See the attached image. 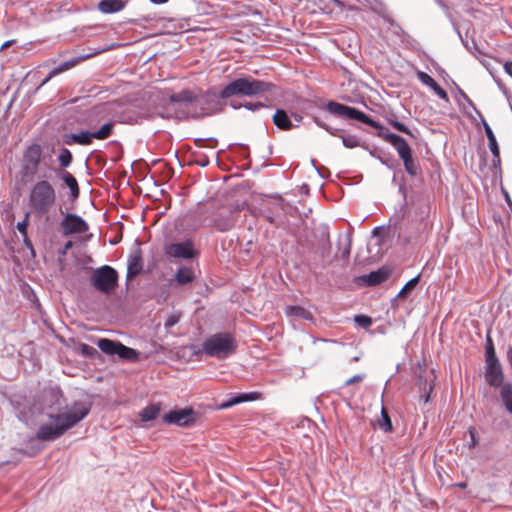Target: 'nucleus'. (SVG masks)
Masks as SVG:
<instances>
[{
  "label": "nucleus",
  "mask_w": 512,
  "mask_h": 512,
  "mask_svg": "<svg viewBox=\"0 0 512 512\" xmlns=\"http://www.w3.org/2000/svg\"><path fill=\"white\" fill-rule=\"evenodd\" d=\"M276 85L269 81L255 78L249 74H241L231 79L219 92L209 89L197 96L196 106L199 110L187 111L194 119L210 116L218 111L219 100H226L233 96L257 97L263 94H272Z\"/></svg>",
  "instance_id": "obj_1"
},
{
  "label": "nucleus",
  "mask_w": 512,
  "mask_h": 512,
  "mask_svg": "<svg viewBox=\"0 0 512 512\" xmlns=\"http://www.w3.org/2000/svg\"><path fill=\"white\" fill-rule=\"evenodd\" d=\"M319 108L325 110L333 117L355 120L375 128L377 130L376 135L390 143L396 149L400 159L403 161L406 172L411 176H416L419 173V165L413 158L410 145L406 139L399 134L389 131V129L362 110L335 100H328L324 102L323 105L319 106Z\"/></svg>",
  "instance_id": "obj_2"
},
{
  "label": "nucleus",
  "mask_w": 512,
  "mask_h": 512,
  "mask_svg": "<svg viewBox=\"0 0 512 512\" xmlns=\"http://www.w3.org/2000/svg\"><path fill=\"white\" fill-rule=\"evenodd\" d=\"M50 408L57 411L48 413L50 423L39 426L36 432V438L39 441L51 442L63 436L68 430L77 426L85 419L91 411V403L84 401H75L70 408L64 412L61 410L67 407L64 395L59 387L50 389Z\"/></svg>",
  "instance_id": "obj_3"
},
{
  "label": "nucleus",
  "mask_w": 512,
  "mask_h": 512,
  "mask_svg": "<svg viewBox=\"0 0 512 512\" xmlns=\"http://www.w3.org/2000/svg\"><path fill=\"white\" fill-rule=\"evenodd\" d=\"M188 348L194 357L199 358L202 354H205L209 357L223 360L236 353L238 343L230 332H217L205 338L202 348H198L193 344Z\"/></svg>",
  "instance_id": "obj_4"
},
{
  "label": "nucleus",
  "mask_w": 512,
  "mask_h": 512,
  "mask_svg": "<svg viewBox=\"0 0 512 512\" xmlns=\"http://www.w3.org/2000/svg\"><path fill=\"white\" fill-rule=\"evenodd\" d=\"M57 199L53 184L47 179L36 181L28 195V205L32 213L43 216L55 205Z\"/></svg>",
  "instance_id": "obj_5"
},
{
  "label": "nucleus",
  "mask_w": 512,
  "mask_h": 512,
  "mask_svg": "<svg viewBox=\"0 0 512 512\" xmlns=\"http://www.w3.org/2000/svg\"><path fill=\"white\" fill-rule=\"evenodd\" d=\"M116 122L108 120L95 130H81L77 133H65L62 135V142L65 145H82L89 146L93 143V139L105 140L113 135Z\"/></svg>",
  "instance_id": "obj_6"
},
{
  "label": "nucleus",
  "mask_w": 512,
  "mask_h": 512,
  "mask_svg": "<svg viewBox=\"0 0 512 512\" xmlns=\"http://www.w3.org/2000/svg\"><path fill=\"white\" fill-rule=\"evenodd\" d=\"M89 281L96 291L109 295L118 287L119 273L110 265H102L92 270Z\"/></svg>",
  "instance_id": "obj_7"
},
{
  "label": "nucleus",
  "mask_w": 512,
  "mask_h": 512,
  "mask_svg": "<svg viewBox=\"0 0 512 512\" xmlns=\"http://www.w3.org/2000/svg\"><path fill=\"white\" fill-rule=\"evenodd\" d=\"M42 154V147L37 143L30 144L25 148L20 168L22 177L33 178L37 174L42 161Z\"/></svg>",
  "instance_id": "obj_8"
},
{
  "label": "nucleus",
  "mask_w": 512,
  "mask_h": 512,
  "mask_svg": "<svg viewBox=\"0 0 512 512\" xmlns=\"http://www.w3.org/2000/svg\"><path fill=\"white\" fill-rule=\"evenodd\" d=\"M197 418V413L191 407H175L162 416L164 423L184 428L192 427L196 423Z\"/></svg>",
  "instance_id": "obj_9"
},
{
  "label": "nucleus",
  "mask_w": 512,
  "mask_h": 512,
  "mask_svg": "<svg viewBox=\"0 0 512 512\" xmlns=\"http://www.w3.org/2000/svg\"><path fill=\"white\" fill-rule=\"evenodd\" d=\"M164 253L168 258L192 260L198 256L194 243L190 239L180 242H172L164 247Z\"/></svg>",
  "instance_id": "obj_10"
},
{
  "label": "nucleus",
  "mask_w": 512,
  "mask_h": 512,
  "mask_svg": "<svg viewBox=\"0 0 512 512\" xmlns=\"http://www.w3.org/2000/svg\"><path fill=\"white\" fill-rule=\"evenodd\" d=\"M313 121L318 127L323 128L330 135L341 138L344 147L349 149L361 147L365 150H369V144L365 141H362L358 136L353 134H341V129L331 127L322 121L319 117H313Z\"/></svg>",
  "instance_id": "obj_11"
},
{
  "label": "nucleus",
  "mask_w": 512,
  "mask_h": 512,
  "mask_svg": "<svg viewBox=\"0 0 512 512\" xmlns=\"http://www.w3.org/2000/svg\"><path fill=\"white\" fill-rule=\"evenodd\" d=\"M59 227L64 236L82 234L87 232L89 229L87 221L82 216L71 212L64 214L59 223Z\"/></svg>",
  "instance_id": "obj_12"
},
{
  "label": "nucleus",
  "mask_w": 512,
  "mask_h": 512,
  "mask_svg": "<svg viewBox=\"0 0 512 512\" xmlns=\"http://www.w3.org/2000/svg\"><path fill=\"white\" fill-rule=\"evenodd\" d=\"M484 378L486 383L495 389H502V387L506 384L504 381L505 375L503 367L499 358L485 359Z\"/></svg>",
  "instance_id": "obj_13"
},
{
  "label": "nucleus",
  "mask_w": 512,
  "mask_h": 512,
  "mask_svg": "<svg viewBox=\"0 0 512 512\" xmlns=\"http://www.w3.org/2000/svg\"><path fill=\"white\" fill-rule=\"evenodd\" d=\"M262 398V394L258 391L241 392L229 394L227 399L221 401L217 407L220 410L229 409L237 404L253 402Z\"/></svg>",
  "instance_id": "obj_14"
},
{
  "label": "nucleus",
  "mask_w": 512,
  "mask_h": 512,
  "mask_svg": "<svg viewBox=\"0 0 512 512\" xmlns=\"http://www.w3.org/2000/svg\"><path fill=\"white\" fill-rule=\"evenodd\" d=\"M391 275V269L382 266L377 270L371 271L368 274H364L360 277V281L368 287L377 286L385 282Z\"/></svg>",
  "instance_id": "obj_15"
},
{
  "label": "nucleus",
  "mask_w": 512,
  "mask_h": 512,
  "mask_svg": "<svg viewBox=\"0 0 512 512\" xmlns=\"http://www.w3.org/2000/svg\"><path fill=\"white\" fill-rule=\"evenodd\" d=\"M143 270V258L142 251L139 248L133 250L128 257L127 264V274H126V283L137 275H139Z\"/></svg>",
  "instance_id": "obj_16"
},
{
  "label": "nucleus",
  "mask_w": 512,
  "mask_h": 512,
  "mask_svg": "<svg viewBox=\"0 0 512 512\" xmlns=\"http://www.w3.org/2000/svg\"><path fill=\"white\" fill-rule=\"evenodd\" d=\"M57 177L68 187L69 199L76 201L80 196V187L75 176L66 170H60Z\"/></svg>",
  "instance_id": "obj_17"
},
{
  "label": "nucleus",
  "mask_w": 512,
  "mask_h": 512,
  "mask_svg": "<svg viewBox=\"0 0 512 512\" xmlns=\"http://www.w3.org/2000/svg\"><path fill=\"white\" fill-rule=\"evenodd\" d=\"M416 386L420 392L419 402L424 405L427 404L430 401L431 394L434 390V382L420 373L417 377Z\"/></svg>",
  "instance_id": "obj_18"
},
{
  "label": "nucleus",
  "mask_w": 512,
  "mask_h": 512,
  "mask_svg": "<svg viewBox=\"0 0 512 512\" xmlns=\"http://www.w3.org/2000/svg\"><path fill=\"white\" fill-rule=\"evenodd\" d=\"M330 252H331V242L329 240V236L322 239L319 244L316 253L319 254V259L316 260L313 265L315 268H325L330 264Z\"/></svg>",
  "instance_id": "obj_19"
},
{
  "label": "nucleus",
  "mask_w": 512,
  "mask_h": 512,
  "mask_svg": "<svg viewBox=\"0 0 512 512\" xmlns=\"http://www.w3.org/2000/svg\"><path fill=\"white\" fill-rule=\"evenodd\" d=\"M417 78L422 84L432 89L440 99L445 101L449 100L447 92L428 73L424 71H418Z\"/></svg>",
  "instance_id": "obj_20"
},
{
  "label": "nucleus",
  "mask_w": 512,
  "mask_h": 512,
  "mask_svg": "<svg viewBox=\"0 0 512 512\" xmlns=\"http://www.w3.org/2000/svg\"><path fill=\"white\" fill-rule=\"evenodd\" d=\"M272 121L278 129L283 131H288L294 128V123L291 120L290 115L282 108L276 109L275 113L272 115Z\"/></svg>",
  "instance_id": "obj_21"
},
{
  "label": "nucleus",
  "mask_w": 512,
  "mask_h": 512,
  "mask_svg": "<svg viewBox=\"0 0 512 512\" xmlns=\"http://www.w3.org/2000/svg\"><path fill=\"white\" fill-rule=\"evenodd\" d=\"M127 2V0H100L97 8L103 14H114L122 11Z\"/></svg>",
  "instance_id": "obj_22"
},
{
  "label": "nucleus",
  "mask_w": 512,
  "mask_h": 512,
  "mask_svg": "<svg viewBox=\"0 0 512 512\" xmlns=\"http://www.w3.org/2000/svg\"><path fill=\"white\" fill-rule=\"evenodd\" d=\"M197 95L189 89H185L180 91L179 93H173L169 97V103L174 104H183L188 106L190 104H196Z\"/></svg>",
  "instance_id": "obj_23"
},
{
  "label": "nucleus",
  "mask_w": 512,
  "mask_h": 512,
  "mask_svg": "<svg viewBox=\"0 0 512 512\" xmlns=\"http://www.w3.org/2000/svg\"><path fill=\"white\" fill-rule=\"evenodd\" d=\"M120 341L112 340L109 338H99L96 342L97 347L106 355L114 356L117 355Z\"/></svg>",
  "instance_id": "obj_24"
},
{
  "label": "nucleus",
  "mask_w": 512,
  "mask_h": 512,
  "mask_svg": "<svg viewBox=\"0 0 512 512\" xmlns=\"http://www.w3.org/2000/svg\"><path fill=\"white\" fill-rule=\"evenodd\" d=\"M478 116L480 117L481 124L483 125L485 134L487 136L489 149H490L492 155H495V152L497 153L498 148H499L496 136H495L492 128L490 127V125L487 123V121L481 114V112H478Z\"/></svg>",
  "instance_id": "obj_25"
},
{
  "label": "nucleus",
  "mask_w": 512,
  "mask_h": 512,
  "mask_svg": "<svg viewBox=\"0 0 512 512\" xmlns=\"http://www.w3.org/2000/svg\"><path fill=\"white\" fill-rule=\"evenodd\" d=\"M212 226L219 232H227L235 226V221L230 215H218L212 220Z\"/></svg>",
  "instance_id": "obj_26"
},
{
  "label": "nucleus",
  "mask_w": 512,
  "mask_h": 512,
  "mask_svg": "<svg viewBox=\"0 0 512 512\" xmlns=\"http://www.w3.org/2000/svg\"><path fill=\"white\" fill-rule=\"evenodd\" d=\"M500 400L506 411L512 415V382L508 381L499 390Z\"/></svg>",
  "instance_id": "obj_27"
},
{
  "label": "nucleus",
  "mask_w": 512,
  "mask_h": 512,
  "mask_svg": "<svg viewBox=\"0 0 512 512\" xmlns=\"http://www.w3.org/2000/svg\"><path fill=\"white\" fill-rule=\"evenodd\" d=\"M93 54H88L85 56H79V57H72L59 65L55 66L51 71L52 73L57 76L65 71H68L69 69L75 67L79 62H81L84 59H87L88 57L92 56Z\"/></svg>",
  "instance_id": "obj_28"
},
{
  "label": "nucleus",
  "mask_w": 512,
  "mask_h": 512,
  "mask_svg": "<svg viewBox=\"0 0 512 512\" xmlns=\"http://www.w3.org/2000/svg\"><path fill=\"white\" fill-rule=\"evenodd\" d=\"M195 279V274L190 267L182 266L175 273V281L178 285H186L192 283Z\"/></svg>",
  "instance_id": "obj_29"
},
{
  "label": "nucleus",
  "mask_w": 512,
  "mask_h": 512,
  "mask_svg": "<svg viewBox=\"0 0 512 512\" xmlns=\"http://www.w3.org/2000/svg\"><path fill=\"white\" fill-rule=\"evenodd\" d=\"M117 356L120 359L129 361V362H137L140 359V352L134 348L128 347L123 343H120L118 348Z\"/></svg>",
  "instance_id": "obj_30"
},
{
  "label": "nucleus",
  "mask_w": 512,
  "mask_h": 512,
  "mask_svg": "<svg viewBox=\"0 0 512 512\" xmlns=\"http://www.w3.org/2000/svg\"><path fill=\"white\" fill-rule=\"evenodd\" d=\"M161 412V407L159 403L150 404L143 408L139 413V417L142 422H150L155 420Z\"/></svg>",
  "instance_id": "obj_31"
},
{
  "label": "nucleus",
  "mask_w": 512,
  "mask_h": 512,
  "mask_svg": "<svg viewBox=\"0 0 512 512\" xmlns=\"http://www.w3.org/2000/svg\"><path fill=\"white\" fill-rule=\"evenodd\" d=\"M230 106L232 109L234 110H238L240 108H245L249 111H252V112H256V111H260V110H263V109H271V105L270 104H266L264 102H260V101H257V102H244V103H237V102H231L230 103Z\"/></svg>",
  "instance_id": "obj_32"
},
{
  "label": "nucleus",
  "mask_w": 512,
  "mask_h": 512,
  "mask_svg": "<svg viewBox=\"0 0 512 512\" xmlns=\"http://www.w3.org/2000/svg\"><path fill=\"white\" fill-rule=\"evenodd\" d=\"M285 311L286 315L290 317H297L309 321L313 319V315L310 311L298 305H289L286 307Z\"/></svg>",
  "instance_id": "obj_33"
},
{
  "label": "nucleus",
  "mask_w": 512,
  "mask_h": 512,
  "mask_svg": "<svg viewBox=\"0 0 512 512\" xmlns=\"http://www.w3.org/2000/svg\"><path fill=\"white\" fill-rule=\"evenodd\" d=\"M367 151L369 152L370 156L378 159L382 165L386 166L389 169H395V167L399 165V163L393 156L384 157L381 155L380 152L377 151L375 147H369V150Z\"/></svg>",
  "instance_id": "obj_34"
},
{
  "label": "nucleus",
  "mask_w": 512,
  "mask_h": 512,
  "mask_svg": "<svg viewBox=\"0 0 512 512\" xmlns=\"http://www.w3.org/2000/svg\"><path fill=\"white\" fill-rule=\"evenodd\" d=\"M421 278V274L416 275L415 277L411 278L409 281L406 282V284L402 287V289L398 292L395 299H406L409 294L416 288V286L419 284Z\"/></svg>",
  "instance_id": "obj_35"
},
{
  "label": "nucleus",
  "mask_w": 512,
  "mask_h": 512,
  "mask_svg": "<svg viewBox=\"0 0 512 512\" xmlns=\"http://www.w3.org/2000/svg\"><path fill=\"white\" fill-rule=\"evenodd\" d=\"M57 159L61 170H65L71 165L73 161V155L68 148L61 147Z\"/></svg>",
  "instance_id": "obj_36"
},
{
  "label": "nucleus",
  "mask_w": 512,
  "mask_h": 512,
  "mask_svg": "<svg viewBox=\"0 0 512 512\" xmlns=\"http://www.w3.org/2000/svg\"><path fill=\"white\" fill-rule=\"evenodd\" d=\"M430 214V205L427 200H420L416 203L415 216L416 219L424 221Z\"/></svg>",
  "instance_id": "obj_37"
},
{
  "label": "nucleus",
  "mask_w": 512,
  "mask_h": 512,
  "mask_svg": "<svg viewBox=\"0 0 512 512\" xmlns=\"http://www.w3.org/2000/svg\"><path fill=\"white\" fill-rule=\"evenodd\" d=\"M378 424L379 428L386 433L393 431L391 418L384 407L381 409V419L379 420Z\"/></svg>",
  "instance_id": "obj_38"
},
{
  "label": "nucleus",
  "mask_w": 512,
  "mask_h": 512,
  "mask_svg": "<svg viewBox=\"0 0 512 512\" xmlns=\"http://www.w3.org/2000/svg\"><path fill=\"white\" fill-rule=\"evenodd\" d=\"M390 126H392L395 130H397L400 133L406 134L412 138H415V135L413 134L412 130L403 122L394 119V118H388L387 119Z\"/></svg>",
  "instance_id": "obj_39"
},
{
  "label": "nucleus",
  "mask_w": 512,
  "mask_h": 512,
  "mask_svg": "<svg viewBox=\"0 0 512 512\" xmlns=\"http://www.w3.org/2000/svg\"><path fill=\"white\" fill-rule=\"evenodd\" d=\"M484 349H485V359H496V358H498V356L496 354L494 342H493V339H492V337L490 335V332H488L486 334Z\"/></svg>",
  "instance_id": "obj_40"
},
{
  "label": "nucleus",
  "mask_w": 512,
  "mask_h": 512,
  "mask_svg": "<svg viewBox=\"0 0 512 512\" xmlns=\"http://www.w3.org/2000/svg\"><path fill=\"white\" fill-rule=\"evenodd\" d=\"M351 244H352V237L350 233H346L345 235V244L343 247H339L341 250V259L344 261H347L350 256L351 252Z\"/></svg>",
  "instance_id": "obj_41"
},
{
  "label": "nucleus",
  "mask_w": 512,
  "mask_h": 512,
  "mask_svg": "<svg viewBox=\"0 0 512 512\" xmlns=\"http://www.w3.org/2000/svg\"><path fill=\"white\" fill-rule=\"evenodd\" d=\"M194 143L197 147L202 148L205 146H209L210 148L216 147L218 141L214 137L209 138H195Z\"/></svg>",
  "instance_id": "obj_42"
},
{
  "label": "nucleus",
  "mask_w": 512,
  "mask_h": 512,
  "mask_svg": "<svg viewBox=\"0 0 512 512\" xmlns=\"http://www.w3.org/2000/svg\"><path fill=\"white\" fill-rule=\"evenodd\" d=\"M354 322L362 327V328H368L372 325L373 321L372 318L365 314H358L354 316Z\"/></svg>",
  "instance_id": "obj_43"
},
{
  "label": "nucleus",
  "mask_w": 512,
  "mask_h": 512,
  "mask_svg": "<svg viewBox=\"0 0 512 512\" xmlns=\"http://www.w3.org/2000/svg\"><path fill=\"white\" fill-rule=\"evenodd\" d=\"M456 90H457V94L459 97H461L467 104L470 108H472L476 114L478 115V112H480L477 107L475 106L474 102L469 98V96L455 83L453 82Z\"/></svg>",
  "instance_id": "obj_44"
},
{
  "label": "nucleus",
  "mask_w": 512,
  "mask_h": 512,
  "mask_svg": "<svg viewBox=\"0 0 512 512\" xmlns=\"http://www.w3.org/2000/svg\"><path fill=\"white\" fill-rule=\"evenodd\" d=\"M467 432H468V434L470 436V442L468 444V447L470 449H474L479 444V439H478L477 431H476V429L473 426H471V427L468 428Z\"/></svg>",
  "instance_id": "obj_45"
},
{
  "label": "nucleus",
  "mask_w": 512,
  "mask_h": 512,
  "mask_svg": "<svg viewBox=\"0 0 512 512\" xmlns=\"http://www.w3.org/2000/svg\"><path fill=\"white\" fill-rule=\"evenodd\" d=\"M80 350H81V354L83 356H87V357H91V358L98 354V351L94 347H92L88 344H82Z\"/></svg>",
  "instance_id": "obj_46"
},
{
  "label": "nucleus",
  "mask_w": 512,
  "mask_h": 512,
  "mask_svg": "<svg viewBox=\"0 0 512 512\" xmlns=\"http://www.w3.org/2000/svg\"><path fill=\"white\" fill-rule=\"evenodd\" d=\"M179 320H180V314L179 313H172V314H170L167 317V319H166V321L164 323L165 328L169 329V328L173 327L174 325H176L179 322Z\"/></svg>",
  "instance_id": "obj_47"
},
{
  "label": "nucleus",
  "mask_w": 512,
  "mask_h": 512,
  "mask_svg": "<svg viewBox=\"0 0 512 512\" xmlns=\"http://www.w3.org/2000/svg\"><path fill=\"white\" fill-rule=\"evenodd\" d=\"M28 217L29 214H26L25 218L22 221H19L16 225L17 230L22 236L27 235Z\"/></svg>",
  "instance_id": "obj_48"
},
{
  "label": "nucleus",
  "mask_w": 512,
  "mask_h": 512,
  "mask_svg": "<svg viewBox=\"0 0 512 512\" xmlns=\"http://www.w3.org/2000/svg\"><path fill=\"white\" fill-rule=\"evenodd\" d=\"M366 377V374H356L350 378H348L345 382H344V386H350L354 383H358V382H361L365 379Z\"/></svg>",
  "instance_id": "obj_49"
},
{
  "label": "nucleus",
  "mask_w": 512,
  "mask_h": 512,
  "mask_svg": "<svg viewBox=\"0 0 512 512\" xmlns=\"http://www.w3.org/2000/svg\"><path fill=\"white\" fill-rule=\"evenodd\" d=\"M471 49H467L472 55H474L476 58H479L480 55H483V52L480 50L474 39L471 40L470 44Z\"/></svg>",
  "instance_id": "obj_50"
},
{
  "label": "nucleus",
  "mask_w": 512,
  "mask_h": 512,
  "mask_svg": "<svg viewBox=\"0 0 512 512\" xmlns=\"http://www.w3.org/2000/svg\"><path fill=\"white\" fill-rule=\"evenodd\" d=\"M24 246L30 251L32 257L36 256V252L33 246L32 241L29 239L28 235L23 236Z\"/></svg>",
  "instance_id": "obj_51"
},
{
  "label": "nucleus",
  "mask_w": 512,
  "mask_h": 512,
  "mask_svg": "<svg viewBox=\"0 0 512 512\" xmlns=\"http://www.w3.org/2000/svg\"><path fill=\"white\" fill-rule=\"evenodd\" d=\"M452 25H453V28H454L455 32L457 33V35H458L459 39L461 40V43L464 45V47H465L466 49H471V48H470V43L468 42V40H467L466 38H464V37L462 36V34H461V32H460V30H459V28H458L457 24H456L455 22H452Z\"/></svg>",
  "instance_id": "obj_52"
},
{
  "label": "nucleus",
  "mask_w": 512,
  "mask_h": 512,
  "mask_svg": "<svg viewBox=\"0 0 512 512\" xmlns=\"http://www.w3.org/2000/svg\"><path fill=\"white\" fill-rule=\"evenodd\" d=\"M105 110V105H96L90 110L91 117H99Z\"/></svg>",
  "instance_id": "obj_53"
},
{
  "label": "nucleus",
  "mask_w": 512,
  "mask_h": 512,
  "mask_svg": "<svg viewBox=\"0 0 512 512\" xmlns=\"http://www.w3.org/2000/svg\"><path fill=\"white\" fill-rule=\"evenodd\" d=\"M72 247H73V242L71 240H68L64 244V246L58 250V255L65 256L67 254L68 250H70Z\"/></svg>",
  "instance_id": "obj_54"
},
{
  "label": "nucleus",
  "mask_w": 512,
  "mask_h": 512,
  "mask_svg": "<svg viewBox=\"0 0 512 512\" xmlns=\"http://www.w3.org/2000/svg\"><path fill=\"white\" fill-rule=\"evenodd\" d=\"M492 167L493 168H500L501 160H500V148H498V152H495V155H492Z\"/></svg>",
  "instance_id": "obj_55"
},
{
  "label": "nucleus",
  "mask_w": 512,
  "mask_h": 512,
  "mask_svg": "<svg viewBox=\"0 0 512 512\" xmlns=\"http://www.w3.org/2000/svg\"><path fill=\"white\" fill-rule=\"evenodd\" d=\"M53 77H55V75L52 73V71L50 70V72L45 76V78L40 82V84L37 86L36 88V91H38L39 89H41L44 85H46Z\"/></svg>",
  "instance_id": "obj_56"
},
{
  "label": "nucleus",
  "mask_w": 512,
  "mask_h": 512,
  "mask_svg": "<svg viewBox=\"0 0 512 512\" xmlns=\"http://www.w3.org/2000/svg\"><path fill=\"white\" fill-rule=\"evenodd\" d=\"M209 163V158L206 155H201L200 158L196 160V164L200 167H206Z\"/></svg>",
  "instance_id": "obj_57"
},
{
  "label": "nucleus",
  "mask_w": 512,
  "mask_h": 512,
  "mask_svg": "<svg viewBox=\"0 0 512 512\" xmlns=\"http://www.w3.org/2000/svg\"><path fill=\"white\" fill-rule=\"evenodd\" d=\"M290 117L291 120H294L296 122V124H294V127H298L303 120V116L299 113H292Z\"/></svg>",
  "instance_id": "obj_58"
},
{
  "label": "nucleus",
  "mask_w": 512,
  "mask_h": 512,
  "mask_svg": "<svg viewBox=\"0 0 512 512\" xmlns=\"http://www.w3.org/2000/svg\"><path fill=\"white\" fill-rule=\"evenodd\" d=\"M384 20L386 22H388L391 27H393V28L395 27L399 31L403 32L401 26L397 22H395L391 17H389V16L384 17Z\"/></svg>",
  "instance_id": "obj_59"
},
{
  "label": "nucleus",
  "mask_w": 512,
  "mask_h": 512,
  "mask_svg": "<svg viewBox=\"0 0 512 512\" xmlns=\"http://www.w3.org/2000/svg\"><path fill=\"white\" fill-rule=\"evenodd\" d=\"M503 68H504L505 73L512 78V61H506L504 63Z\"/></svg>",
  "instance_id": "obj_60"
},
{
  "label": "nucleus",
  "mask_w": 512,
  "mask_h": 512,
  "mask_svg": "<svg viewBox=\"0 0 512 512\" xmlns=\"http://www.w3.org/2000/svg\"><path fill=\"white\" fill-rule=\"evenodd\" d=\"M315 169L318 172L319 176L323 179L327 177L326 173H329V170L326 167L320 168L318 166H315Z\"/></svg>",
  "instance_id": "obj_61"
},
{
  "label": "nucleus",
  "mask_w": 512,
  "mask_h": 512,
  "mask_svg": "<svg viewBox=\"0 0 512 512\" xmlns=\"http://www.w3.org/2000/svg\"><path fill=\"white\" fill-rule=\"evenodd\" d=\"M235 145L239 146L243 150V153H242L243 157H245V158L249 157L248 146H246L244 144H239V143H236Z\"/></svg>",
  "instance_id": "obj_62"
},
{
  "label": "nucleus",
  "mask_w": 512,
  "mask_h": 512,
  "mask_svg": "<svg viewBox=\"0 0 512 512\" xmlns=\"http://www.w3.org/2000/svg\"><path fill=\"white\" fill-rule=\"evenodd\" d=\"M507 361L512 369V346H509L506 352Z\"/></svg>",
  "instance_id": "obj_63"
},
{
  "label": "nucleus",
  "mask_w": 512,
  "mask_h": 512,
  "mask_svg": "<svg viewBox=\"0 0 512 512\" xmlns=\"http://www.w3.org/2000/svg\"><path fill=\"white\" fill-rule=\"evenodd\" d=\"M398 191L404 197L406 196V189H405V185H404V176H402L401 182H400L399 187H398Z\"/></svg>",
  "instance_id": "obj_64"
}]
</instances>
